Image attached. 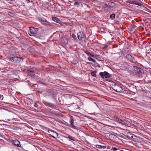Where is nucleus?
Instances as JSON below:
<instances>
[{
  "instance_id": "5701e85b",
  "label": "nucleus",
  "mask_w": 151,
  "mask_h": 151,
  "mask_svg": "<svg viewBox=\"0 0 151 151\" xmlns=\"http://www.w3.org/2000/svg\"><path fill=\"white\" fill-rule=\"evenodd\" d=\"M81 0H79V1H76L74 3V6L78 5L81 3Z\"/></svg>"
},
{
  "instance_id": "aec40b11",
  "label": "nucleus",
  "mask_w": 151,
  "mask_h": 151,
  "mask_svg": "<svg viewBox=\"0 0 151 151\" xmlns=\"http://www.w3.org/2000/svg\"><path fill=\"white\" fill-rule=\"evenodd\" d=\"M65 137L67 138H68L70 139L73 140V141H75V139L74 137H73L72 136L69 135L68 137Z\"/></svg>"
},
{
  "instance_id": "473e14b6",
  "label": "nucleus",
  "mask_w": 151,
  "mask_h": 151,
  "mask_svg": "<svg viewBox=\"0 0 151 151\" xmlns=\"http://www.w3.org/2000/svg\"><path fill=\"white\" fill-rule=\"evenodd\" d=\"M3 98V95L0 94V99L2 100Z\"/></svg>"
},
{
  "instance_id": "4be33fe9",
  "label": "nucleus",
  "mask_w": 151,
  "mask_h": 151,
  "mask_svg": "<svg viewBox=\"0 0 151 151\" xmlns=\"http://www.w3.org/2000/svg\"><path fill=\"white\" fill-rule=\"evenodd\" d=\"M115 17V15L114 14H112L110 15V18L111 19H114Z\"/></svg>"
},
{
  "instance_id": "4c0bfd02",
  "label": "nucleus",
  "mask_w": 151,
  "mask_h": 151,
  "mask_svg": "<svg viewBox=\"0 0 151 151\" xmlns=\"http://www.w3.org/2000/svg\"><path fill=\"white\" fill-rule=\"evenodd\" d=\"M7 120L8 121H11V119H8Z\"/></svg>"
},
{
  "instance_id": "f257e3e1",
  "label": "nucleus",
  "mask_w": 151,
  "mask_h": 151,
  "mask_svg": "<svg viewBox=\"0 0 151 151\" xmlns=\"http://www.w3.org/2000/svg\"><path fill=\"white\" fill-rule=\"evenodd\" d=\"M116 4L115 3L109 1H106L105 2V8L110 9L116 6Z\"/></svg>"
},
{
  "instance_id": "2f4dec72",
  "label": "nucleus",
  "mask_w": 151,
  "mask_h": 151,
  "mask_svg": "<svg viewBox=\"0 0 151 151\" xmlns=\"http://www.w3.org/2000/svg\"><path fill=\"white\" fill-rule=\"evenodd\" d=\"M112 149L114 151L117 150V149L115 147H112Z\"/></svg>"
},
{
  "instance_id": "2eb2a0df",
  "label": "nucleus",
  "mask_w": 151,
  "mask_h": 151,
  "mask_svg": "<svg viewBox=\"0 0 151 151\" xmlns=\"http://www.w3.org/2000/svg\"><path fill=\"white\" fill-rule=\"evenodd\" d=\"M137 1H140V0H134V1L129 0L126 1V2L132 4H135L134 3H136Z\"/></svg>"
},
{
  "instance_id": "c756f323",
  "label": "nucleus",
  "mask_w": 151,
  "mask_h": 151,
  "mask_svg": "<svg viewBox=\"0 0 151 151\" xmlns=\"http://www.w3.org/2000/svg\"><path fill=\"white\" fill-rule=\"evenodd\" d=\"M95 146L97 148L100 149H101V145H96Z\"/></svg>"
},
{
  "instance_id": "0eeeda50",
  "label": "nucleus",
  "mask_w": 151,
  "mask_h": 151,
  "mask_svg": "<svg viewBox=\"0 0 151 151\" xmlns=\"http://www.w3.org/2000/svg\"><path fill=\"white\" fill-rule=\"evenodd\" d=\"M126 58L127 60L132 63H135L136 61L134 57L130 54L127 55L126 56Z\"/></svg>"
},
{
  "instance_id": "f8f14e48",
  "label": "nucleus",
  "mask_w": 151,
  "mask_h": 151,
  "mask_svg": "<svg viewBox=\"0 0 151 151\" xmlns=\"http://www.w3.org/2000/svg\"><path fill=\"white\" fill-rule=\"evenodd\" d=\"M52 19L53 21H54L55 22H56L58 23H59L61 24L62 25H63V24H62V23L60 21L59 19H58V18L56 17H52Z\"/></svg>"
},
{
  "instance_id": "e433bc0d",
  "label": "nucleus",
  "mask_w": 151,
  "mask_h": 151,
  "mask_svg": "<svg viewBox=\"0 0 151 151\" xmlns=\"http://www.w3.org/2000/svg\"><path fill=\"white\" fill-rule=\"evenodd\" d=\"M73 0L74 1H79V0Z\"/></svg>"
},
{
  "instance_id": "bb28decb",
  "label": "nucleus",
  "mask_w": 151,
  "mask_h": 151,
  "mask_svg": "<svg viewBox=\"0 0 151 151\" xmlns=\"http://www.w3.org/2000/svg\"><path fill=\"white\" fill-rule=\"evenodd\" d=\"M48 132L49 133H50V134L52 136V134H53L52 133H53L54 131H53V130L50 129H48Z\"/></svg>"
},
{
  "instance_id": "72a5a7b5",
  "label": "nucleus",
  "mask_w": 151,
  "mask_h": 151,
  "mask_svg": "<svg viewBox=\"0 0 151 151\" xmlns=\"http://www.w3.org/2000/svg\"><path fill=\"white\" fill-rule=\"evenodd\" d=\"M91 56L94 58H95V57H96V55H93V54H91Z\"/></svg>"
},
{
  "instance_id": "b1692460",
  "label": "nucleus",
  "mask_w": 151,
  "mask_h": 151,
  "mask_svg": "<svg viewBox=\"0 0 151 151\" xmlns=\"http://www.w3.org/2000/svg\"><path fill=\"white\" fill-rule=\"evenodd\" d=\"M88 60H89L92 61L94 63H95L96 62V60H95L92 58L90 57H89L88 58Z\"/></svg>"
},
{
  "instance_id": "39448f33",
  "label": "nucleus",
  "mask_w": 151,
  "mask_h": 151,
  "mask_svg": "<svg viewBox=\"0 0 151 151\" xmlns=\"http://www.w3.org/2000/svg\"><path fill=\"white\" fill-rule=\"evenodd\" d=\"M78 38L80 40L84 41L86 39V37L83 32H79L77 34Z\"/></svg>"
},
{
  "instance_id": "c9c22d12",
  "label": "nucleus",
  "mask_w": 151,
  "mask_h": 151,
  "mask_svg": "<svg viewBox=\"0 0 151 151\" xmlns=\"http://www.w3.org/2000/svg\"><path fill=\"white\" fill-rule=\"evenodd\" d=\"M106 148V147L104 146H101V149L103 148V149H105Z\"/></svg>"
},
{
  "instance_id": "37998d69",
  "label": "nucleus",
  "mask_w": 151,
  "mask_h": 151,
  "mask_svg": "<svg viewBox=\"0 0 151 151\" xmlns=\"http://www.w3.org/2000/svg\"><path fill=\"white\" fill-rule=\"evenodd\" d=\"M150 50L151 51V48H150Z\"/></svg>"
},
{
  "instance_id": "cd10ccee",
  "label": "nucleus",
  "mask_w": 151,
  "mask_h": 151,
  "mask_svg": "<svg viewBox=\"0 0 151 151\" xmlns=\"http://www.w3.org/2000/svg\"><path fill=\"white\" fill-rule=\"evenodd\" d=\"M84 52L87 55H91V53L89 51H88V50H84Z\"/></svg>"
},
{
  "instance_id": "6ab92c4d",
  "label": "nucleus",
  "mask_w": 151,
  "mask_h": 151,
  "mask_svg": "<svg viewBox=\"0 0 151 151\" xmlns=\"http://www.w3.org/2000/svg\"><path fill=\"white\" fill-rule=\"evenodd\" d=\"M70 124H71V125L72 126V127L74 129H75L76 128V127L74 125V120L73 119H71L70 121Z\"/></svg>"
},
{
  "instance_id": "ea45409f",
  "label": "nucleus",
  "mask_w": 151,
  "mask_h": 151,
  "mask_svg": "<svg viewBox=\"0 0 151 151\" xmlns=\"http://www.w3.org/2000/svg\"><path fill=\"white\" fill-rule=\"evenodd\" d=\"M74 64H75V63H73Z\"/></svg>"
},
{
  "instance_id": "58836bf2",
  "label": "nucleus",
  "mask_w": 151,
  "mask_h": 151,
  "mask_svg": "<svg viewBox=\"0 0 151 151\" xmlns=\"http://www.w3.org/2000/svg\"><path fill=\"white\" fill-rule=\"evenodd\" d=\"M30 0H28L29 2H30Z\"/></svg>"
},
{
  "instance_id": "79ce46f5",
  "label": "nucleus",
  "mask_w": 151,
  "mask_h": 151,
  "mask_svg": "<svg viewBox=\"0 0 151 151\" xmlns=\"http://www.w3.org/2000/svg\"><path fill=\"white\" fill-rule=\"evenodd\" d=\"M120 151H124L123 150H120Z\"/></svg>"
},
{
  "instance_id": "4468645a",
  "label": "nucleus",
  "mask_w": 151,
  "mask_h": 151,
  "mask_svg": "<svg viewBox=\"0 0 151 151\" xmlns=\"http://www.w3.org/2000/svg\"><path fill=\"white\" fill-rule=\"evenodd\" d=\"M130 29L131 31L134 32L137 29V27L136 26L134 25H132L130 27Z\"/></svg>"
},
{
  "instance_id": "7ed1b4c3",
  "label": "nucleus",
  "mask_w": 151,
  "mask_h": 151,
  "mask_svg": "<svg viewBox=\"0 0 151 151\" xmlns=\"http://www.w3.org/2000/svg\"><path fill=\"white\" fill-rule=\"evenodd\" d=\"M38 30L37 29L33 27H30L28 32L29 35L31 36L34 35L37 33Z\"/></svg>"
},
{
  "instance_id": "a878e982",
  "label": "nucleus",
  "mask_w": 151,
  "mask_h": 151,
  "mask_svg": "<svg viewBox=\"0 0 151 151\" xmlns=\"http://www.w3.org/2000/svg\"><path fill=\"white\" fill-rule=\"evenodd\" d=\"M72 37L76 41H77L78 40V39L77 38V37H76V36L74 34H73L72 35H71Z\"/></svg>"
},
{
  "instance_id": "9b49d317",
  "label": "nucleus",
  "mask_w": 151,
  "mask_h": 151,
  "mask_svg": "<svg viewBox=\"0 0 151 151\" xmlns=\"http://www.w3.org/2000/svg\"><path fill=\"white\" fill-rule=\"evenodd\" d=\"M135 72L136 74L139 75V76L142 75V74L143 73L144 71L143 70L139 68H137Z\"/></svg>"
},
{
  "instance_id": "f3484780",
  "label": "nucleus",
  "mask_w": 151,
  "mask_h": 151,
  "mask_svg": "<svg viewBox=\"0 0 151 151\" xmlns=\"http://www.w3.org/2000/svg\"><path fill=\"white\" fill-rule=\"evenodd\" d=\"M52 133L53 134H52V135L51 136L54 138H57L58 135V134L55 132Z\"/></svg>"
},
{
  "instance_id": "423d86ee",
  "label": "nucleus",
  "mask_w": 151,
  "mask_h": 151,
  "mask_svg": "<svg viewBox=\"0 0 151 151\" xmlns=\"http://www.w3.org/2000/svg\"><path fill=\"white\" fill-rule=\"evenodd\" d=\"M113 89L116 92H122L123 90L121 86L117 84H115V85L114 86Z\"/></svg>"
},
{
  "instance_id": "7c9ffc66",
  "label": "nucleus",
  "mask_w": 151,
  "mask_h": 151,
  "mask_svg": "<svg viewBox=\"0 0 151 151\" xmlns=\"http://www.w3.org/2000/svg\"><path fill=\"white\" fill-rule=\"evenodd\" d=\"M96 57H95V58L97 59L98 58H99L100 57V55H96Z\"/></svg>"
},
{
  "instance_id": "f03ea898",
  "label": "nucleus",
  "mask_w": 151,
  "mask_h": 151,
  "mask_svg": "<svg viewBox=\"0 0 151 151\" xmlns=\"http://www.w3.org/2000/svg\"><path fill=\"white\" fill-rule=\"evenodd\" d=\"M9 60L14 63H19L23 60L22 58L16 56L10 57L9 58Z\"/></svg>"
},
{
  "instance_id": "393cba45",
  "label": "nucleus",
  "mask_w": 151,
  "mask_h": 151,
  "mask_svg": "<svg viewBox=\"0 0 151 151\" xmlns=\"http://www.w3.org/2000/svg\"><path fill=\"white\" fill-rule=\"evenodd\" d=\"M96 71H93L91 72V74L93 76L95 77L96 76Z\"/></svg>"
},
{
  "instance_id": "c03bdc74",
  "label": "nucleus",
  "mask_w": 151,
  "mask_h": 151,
  "mask_svg": "<svg viewBox=\"0 0 151 151\" xmlns=\"http://www.w3.org/2000/svg\"><path fill=\"white\" fill-rule=\"evenodd\" d=\"M150 41H151V39H150Z\"/></svg>"
},
{
  "instance_id": "a19ab883",
  "label": "nucleus",
  "mask_w": 151,
  "mask_h": 151,
  "mask_svg": "<svg viewBox=\"0 0 151 151\" xmlns=\"http://www.w3.org/2000/svg\"><path fill=\"white\" fill-rule=\"evenodd\" d=\"M74 64H75V63H73Z\"/></svg>"
},
{
  "instance_id": "1a4fd4ad",
  "label": "nucleus",
  "mask_w": 151,
  "mask_h": 151,
  "mask_svg": "<svg viewBox=\"0 0 151 151\" xmlns=\"http://www.w3.org/2000/svg\"><path fill=\"white\" fill-rule=\"evenodd\" d=\"M40 21L44 25H50V23L47 21L45 19L40 18L39 19Z\"/></svg>"
},
{
  "instance_id": "6e6552de",
  "label": "nucleus",
  "mask_w": 151,
  "mask_h": 151,
  "mask_svg": "<svg viewBox=\"0 0 151 151\" xmlns=\"http://www.w3.org/2000/svg\"><path fill=\"white\" fill-rule=\"evenodd\" d=\"M114 118L115 119L116 121L122 125H124L125 126L127 125V124L124 120L120 119L118 116H114Z\"/></svg>"
},
{
  "instance_id": "a211bd4d",
  "label": "nucleus",
  "mask_w": 151,
  "mask_h": 151,
  "mask_svg": "<svg viewBox=\"0 0 151 151\" xmlns=\"http://www.w3.org/2000/svg\"><path fill=\"white\" fill-rule=\"evenodd\" d=\"M28 74L29 75L31 76H32L35 75V73L34 71H31L28 70Z\"/></svg>"
},
{
  "instance_id": "c85d7f7f",
  "label": "nucleus",
  "mask_w": 151,
  "mask_h": 151,
  "mask_svg": "<svg viewBox=\"0 0 151 151\" xmlns=\"http://www.w3.org/2000/svg\"><path fill=\"white\" fill-rule=\"evenodd\" d=\"M20 148L19 149V150L20 151H25V150L23 148L22 146L21 145V147H19Z\"/></svg>"
},
{
  "instance_id": "f704fd0d",
  "label": "nucleus",
  "mask_w": 151,
  "mask_h": 151,
  "mask_svg": "<svg viewBox=\"0 0 151 151\" xmlns=\"http://www.w3.org/2000/svg\"><path fill=\"white\" fill-rule=\"evenodd\" d=\"M34 106L35 107H37L38 106V105L37 103H35L34 104Z\"/></svg>"
},
{
  "instance_id": "ddd939ff",
  "label": "nucleus",
  "mask_w": 151,
  "mask_h": 151,
  "mask_svg": "<svg viewBox=\"0 0 151 151\" xmlns=\"http://www.w3.org/2000/svg\"><path fill=\"white\" fill-rule=\"evenodd\" d=\"M43 103L46 106H48L51 108L54 107L55 105L51 103H50L45 101H44Z\"/></svg>"
},
{
  "instance_id": "412c9836",
  "label": "nucleus",
  "mask_w": 151,
  "mask_h": 151,
  "mask_svg": "<svg viewBox=\"0 0 151 151\" xmlns=\"http://www.w3.org/2000/svg\"><path fill=\"white\" fill-rule=\"evenodd\" d=\"M140 1H141L140 0V1H137V3H135V5H137L139 6H142L143 5L140 2Z\"/></svg>"
},
{
  "instance_id": "9d476101",
  "label": "nucleus",
  "mask_w": 151,
  "mask_h": 151,
  "mask_svg": "<svg viewBox=\"0 0 151 151\" xmlns=\"http://www.w3.org/2000/svg\"><path fill=\"white\" fill-rule=\"evenodd\" d=\"M12 143L14 145L17 147H21L20 142L17 139L13 140L12 141Z\"/></svg>"
},
{
  "instance_id": "20e7f679",
  "label": "nucleus",
  "mask_w": 151,
  "mask_h": 151,
  "mask_svg": "<svg viewBox=\"0 0 151 151\" xmlns=\"http://www.w3.org/2000/svg\"><path fill=\"white\" fill-rule=\"evenodd\" d=\"M100 76L102 78H107L111 77V74L109 73L106 71L101 72L99 73Z\"/></svg>"
},
{
  "instance_id": "dca6fc26",
  "label": "nucleus",
  "mask_w": 151,
  "mask_h": 151,
  "mask_svg": "<svg viewBox=\"0 0 151 151\" xmlns=\"http://www.w3.org/2000/svg\"><path fill=\"white\" fill-rule=\"evenodd\" d=\"M62 43L64 45H66L68 43V40L67 39L65 38H63L61 40Z\"/></svg>"
}]
</instances>
